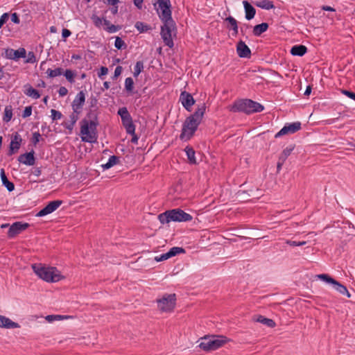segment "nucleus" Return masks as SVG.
<instances>
[{"mask_svg": "<svg viewBox=\"0 0 355 355\" xmlns=\"http://www.w3.org/2000/svg\"><path fill=\"white\" fill-rule=\"evenodd\" d=\"M91 19L94 26L97 28H101L102 24L103 23V25L105 26L104 30L110 33H115L121 29V26L111 24L110 21L105 18H101L96 15H92Z\"/></svg>", "mask_w": 355, "mask_h": 355, "instance_id": "obj_9", "label": "nucleus"}, {"mask_svg": "<svg viewBox=\"0 0 355 355\" xmlns=\"http://www.w3.org/2000/svg\"><path fill=\"white\" fill-rule=\"evenodd\" d=\"M308 51V49L303 44H297L292 46L290 53L292 55L302 57Z\"/></svg>", "mask_w": 355, "mask_h": 355, "instance_id": "obj_21", "label": "nucleus"}, {"mask_svg": "<svg viewBox=\"0 0 355 355\" xmlns=\"http://www.w3.org/2000/svg\"><path fill=\"white\" fill-rule=\"evenodd\" d=\"M180 101L182 103V105L184 109L189 112L191 110V107L195 104L196 102L193 96L186 91L181 92L180 96Z\"/></svg>", "mask_w": 355, "mask_h": 355, "instance_id": "obj_15", "label": "nucleus"}, {"mask_svg": "<svg viewBox=\"0 0 355 355\" xmlns=\"http://www.w3.org/2000/svg\"><path fill=\"white\" fill-rule=\"evenodd\" d=\"M3 50L4 52L2 53L1 55L6 59L12 60L14 49L11 48H6Z\"/></svg>", "mask_w": 355, "mask_h": 355, "instance_id": "obj_45", "label": "nucleus"}, {"mask_svg": "<svg viewBox=\"0 0 355 355\" xmlns=\"http://www.w3.org/2000/svg\"><path fill=\"white\" fill-rule=\"evenodd\" d=\"M114 46L119 50L125 49L127 48V44L121 37H116Z\"/></svg>", "mask_w": 355, "mask_h": 355, "instance_id": "obj_41", "label": "nucleus"}, {"mask_svg": "<svg viewBox=\"0 0 355 355\" xmlns=\"http://www.w3.org/2000/svg\"><path fill=\"white\" fill-rule=\"evenodd\" d=\"M169 255L171 257L176 256L177 254L184 253L185 250L181 247H173L168 251Z\"/></svg>", "mask_w": 355, "mask_h": 355, "instance_id": "obj_40", "label": "nucleus"}, {"mask_svg": "<svg viewBox=\"0 0 355 355\" xmlns=\"http://www.w3.org/2000/svg\"><path fill=\"white\" fill-rule=\"evenodd\" d=\"M243 4L245 10V17L247 20L252 19L256 14V9L248 1H243Z\"/></svg>", "mask_w": 355, "mask_h": 355, "instance_id": "obj_19", "label": "nucleus"}, {"mask_svg": "<svg viewBox=\"0 0 355 355\" xmlns=\"http://www.w3.org/2000/svg\"><path fill=\"white\" fill-rule=\"evenodd\" d=\"M121 122L125 129L127 134H134V131H135V125L133 123L132 118L131 116L128 118L122 119Z\"/></svg>", "mask_w": 355, "mask_h": 355, "instance_id": "obj_23", "label": "nucleus"}, {"mask_svg": "<svg viewBox=\"0 0 355 355\" xmlns=\"http://www.w3.org/2000/svg\"><path fill=\"white\" fill-rule=\"evenodd\" d=\"M71 35V32L70 30L67 28H63L62 31V37L64 41L66 40L67 37H69Z\"/></svg>", "mask_w": 355, "mask_h": 355, "instance_id": "obj_56", "label": "nucleus"}, {"mask_svg": "<svg viewBox=\"0 0 355 355\" xmlns=\"http://www.w3.org/2000/svg\"><path fill=\"white\" fill-rule=\"evenodd\" d=\"M0 176L2 184L8 189V191H12L15 189V184L13 182L8 180L3 168L1 169Z\"/></svg>", "mask_w": 355, "mask_h": 355, "instance_id": "obj_24", "label": "nucleus"}, {"mask_svg": "<svg viewBox=\"0 0 355 355\" xmlns=\"http://www.w3.org/2000/svg\"><path fill=\"white\" fill-rule=\"evenodd\" d=\"M32 173L34 175L39 177L42 173L41 168H40V167L34 168Z\"/></svg>", "mask_w": 355, "mask_h": 355, "instance_id": "obj_63", "label": "nucleus"}, {"mask_svg": "<svg viewBox=\"0 0 355 355\" xmlns=\"http://www.w3.org/2000/svg\"><path fill=\"white\" fill-rule=\"evenodd\" d=\"M63 126L69 130L70 132L72 131V130L73 129V127H74V125L73 123H71V121H69V122H64L62 123Z\"/></svg>", "mask_w": 355, "mask_h": 355, "instance_id": "obj_59", "label": "nucleus"}, {"mask_svg": "<svg viewBox=\"0 0 355 355\" xmlns=\"http://www.w3.org/2000/svg\"><path fill=\"white\" fill-rule=\"evenodd\" d=\"M51 119L53 121L60 119L62 117V114L60 111L52 109L51 110Z\"/></svg>", "mask_w": 355, "mask_h": 355, "instance_id": "obj_46", "label": "nucleus"}, {"mask_svg": "<svg viewBox=\"0 0 355 355\" xmlns=\"http://www.w3.org/2000/svg\"><path fill=\"white\" fill-rule=\"evenodd\" d=\"M67 80L70 83H75V77L76 76V73L71 69H66L65 71H63L62 73Z\"/></svg>", "mask_w": 355, "mask_h": 355, "instance_id": "obj_35", "label": "nucleus"}, {"mask_svg": "<svg viewBox=\"0 0 355 355\" xmlns=\"http://www.w3.org/2000/svg\"><path fill=\"white\" fill-rule=\"evenodd\" d=\"M341 93L355 101V92L347 89H341Z\"/></svg>", "mask_w": 355, "mask_h": 355, "instance_id": "obj_51", "label": "nucleus"}, {"mask_svg": "<svg viewBox=\"0 0 355 355\" xmlns=\"http://www.w3.org/2000/svg\"><path fill=\"white\" fill-rule=\"evenodd\" d=\"M69 316L67 315H49L46 317V320L49 322H53L54 320H60L64 318H67Z\"/></svg>", "mask_w": 355, "mask_h": 355, "instance_id": "obj_43", "label": "nucleus"}, {"mask_svg": "<svg viewBox=\"0 0 355 355\" xmlns=\"http://www.w3.org/2000/svg\"><path fill=\"white\" fill-rule=\"evenodd\" d=\"M46 73L49 78H53L56 76L62 75L63 69L61 67H58L55 69H48Z\"/></svg>", "mask_w": 355, "mask_h": 355, "instance_id": "obj_33", "label": "nucleus"}, {"mask_svg": "<svg viewBox=\"0 0 355 355\" xmlns=\"http://www.w3.org/2000/svg\"><path fill=\"white\" fill-rule=\"evenodd\" d=\"M80 124L82 141L96 143L98 139L97 126L99 124L96 110H89Z\"/></svg>", "mask_w": 355, "mask_h": 355, "instance_id": "obj_2", "label": "nucleus"}, {"mask_svg": "<svg viewBox=\"0 0 355 355\" xmlns=\"http://www.w3.org/2000/svg\"><path fill=\"white\" fill-rule=\"evenodd\" d=\"M286 243L293 247L302 246L306 243V241H295L291 240H286Z\"/></svg>", "mask_w": 355, "mask_h": 355, "instance_id": "obj_48", "label": "nucleus"}, {"mask_svg": "<svg viewBox=\"0 0 355 355\" xmlns=\"http://www.w3.org/2000/svg\"><path fill=\"white\" fill-rule=\"evenodd\" d=\"M263 109V105L259 103L246 98L235 101L230 110L232 112H243L247 114H250L261 112Z\"/></svg>", "mask_w": 355, "mask_h": 355, "instance_id": "obj_4", "label": "nucleus"}, {"mask_svg": "<svg viewBox=\"0 0 355 355\" xmlns=\"http://www.w3.org/2000/svg\"><path fill=\"white\" fill-rule=\"evenodd\" d=\"M63 201L56 200L49 202L44 208L40 210L35 215L37 217H43L55 211L62 204Z\"/></svg>", "mask_w": 355, "mask_h": 355, "instance_id": "obj_11", "label": "nucleus"}, {"mask_svg": "<svg viewBox=\"0 0 355 355\" xmlns=\"http://www.w3.org/2000/svg\"><path fill=\"white\" fill-rule=\"evenodd\" d=\"M80 114H77L76 112H74V111H73V112L70 114L69 117H70V121L71 123H73V124H76V121H78V115Z\"/></svg>", "mask_w": 355, "mask_h": 355, "instance_id": "obj_58", "label": "nucleus"}, {"mask_svg": "<svg viewBox=\"0 0 355 355\" xmlns=\"http://www.w3.org/2000/svg\"><path fill=\"white\" fill-rule=\"evenodd\" d=\"M225 21L227 22L226 28L232 31V35L236 36L239 33V27H238V22L232 16H229L225 18Z\"/></svg>", "mask_w": 355, "mask_h": 355, "instance_id": "obj_18", "label": "nucleus"}, {"mask_svg": "<svg viewBox=\"0 0 355 355\" xmlns=\"http://www.w3.org/2000/svg\"><path fill=\"white\" fill-rule=\"evenodd\" d=\"M333 287L335 290H336L340 294L347 296L348 298L351 297L349 292L348 291L347 287L343 284H340L337 280L332 284Z\"/></svg>", "mask_w": 355, "mask_h": 355, "instance_id": "obj_27", "label": "nucleus"}, {"mask_svg": "<svg viewBox=\"0 0 355 355\" xmlns=\"http://www.w3.org/2000/svg\"><path fill=\"white\" fill-rule=\"evenodd\" d=\"M236 52L240 58H250L251 51L245 42L240 40L236 44Z\"/></svg>", "mask_w": 355, "mask_h": 355, "instance_id": "obj_17", "label": "nucleus"}, {"mask_svg": "<svg viewBox=\"0 0 355 355\" xmlns=\"http://www.w3.org/2000/svg\"><path fill=\"white\" fill-rule=\"evenodd\" d=\"M153 6L156 11L158 12L159 9L171 7V3L170 0H157V1L153 3Z\"/></svg>", "mask_w": 355, "mask_h": 355, "instance_id": "obj_32", "label": "nucleus"}, {"mask_svg": "<svg viewBox=\"0 0 355 355\" xmlns=\"http://www.w3.org/2000/svg\"><path fill=\"white\" fill-rule=\"evenodd\" d=\"M120 162L119 157L116 155H112L110 157L107 163L102 164L101 167L103 170H107L114 165L119 164Z\"/></svg>", "mask_w": 355, "mask_h": 355, "instance_id": "obj_29", "label": "nucleus"}, {"mask_svg": "<svg viewBox=\"0 0 355 355\" xmlns=\"http://www.w3.org/2000/svg\"><path fill=\"white\" fill-rule=\"evenodd\" d=\"M12 117V108L11 105H7L5 107L3 116V121L6 123L9 122Z\"/></svg>", "mask_w": 355, "mask_h": 355, "instance_id": "obj_34", "label": "nucleus"}, {"mask_svg": "<svg viewBox=\"0 0 355 355\" xmlns=\"http://www.w3.org/2000/svg\"><path fill=\"white\" fill-rule=\"evenodd\" d=\"M26 55V52L24 48H19L17 50L14 49L12 60H18L19 58H24Z\"/></svg>", "mask_w": 355, "mask_h": 355, "instance_id": "obj_36", "label": "nucleus"}, {"mask_svg": "<svg viewBox=\"0 0 355 355\" xmlns=\"http://www.w3.org/2000/svg\"><path fill=\"white\" fill-rule=\"evenodd\" d=\"M184 151H185V153L187 154L189 162L191 164H197V161H196V157H195L196 152H195L193 148L190 146H187L185 148Z\"/></svg>", "mask_w": 355, "mask_h": 355, "instance_id": "obj_28", "label": "nucleus"}, {"mask_svg": "<svg viewBox=\"0 0 355 355\" xmlns=\"http://www.w3.org/2000/svg\"><path fill=\"white\" fill-rule=\"evenodd\" d=\"M302 128V124L300 121L286 123L275 136V138L280 137L284 135L293 134Z\"/></svg>", "mask_w": 355, "mask_h": 355, "instance_id": "obj_12", "label": "nucleus"}, {"mask_svg": "<svg viewBox=\"0 0 355 355\" xmlns=\"http://www.w3.org/2000/svg\"><path fill=\"white\" fill-rule=\"evenodd\" d=\"M268 27H269V25L266 22H263L261 24L255 25L254 26L253 31H252L253 35L254 36L259 37L262 33L266 32L268 30Z\"/></svg>", "mask_w": 355, "mask_h": 355, "instance_id": "obj_25", "label": "nucleus"}, {"mask_svg": "<svg viewBox=\"0 0 355 355\" xmlns=\"http://www.w3.org/2000/svg\"><path fill=\"white\" fill-rule=\"evenodd\" d=\"M176 295L165 293L161 298L156 300L157 307L162 312L170 313L173 311L176 305Z\"/></svg>", "mask_w": 355, "mask_h": 355, "instance_id": "obj_8", "label": "nucleus"}, {"mask_svg": "<svg viewBox=\"0 0 355 355\" xmlns=\"http://www.w3.org/2000/svg\"><path fill=\"white\" fill-rule=\"evenodd\" d=\"M144 69V63L142 61H137L134 67L133 76L137 78Z\"/></svg>", "mask_w": 355, "mask_h": 355, "instance_id": "obj_39", "label": "nucleus"}, {"mask_svg": "<svg viewBox=\"0 0 355 355\" xmlns=\"http://www.w3.org/2000/svg\"><path fill=\"white\" fill-rule=\"evenodd\" d=\"M321 9L322 10H325V11L336 12V9L334 8L333 7L329 6H322L321 7Z\"/></svg>", "mask_w": 355, "mask_h": 355, "instance_id": "obj_64", "label": "nucleus"}, {"mask_svg": "<svg viewBox=\"0 0 355 355\" xmlns=\"http://www.w3.org/2000/svg\"><path fill=\"white\" fill-rule=\"evenodd\" d=\"M29 226L30 225L28 223H22L21 221L15 222L9 227L8 237L9 239L15 238L22 231L26 230Z\"/></svg>", "mask_w": 355, "mask_h": 355, "instance_id": "obj_10", "label": "nucleus"}, {"mask_svg": "<svg viewBox=\"0 0 355 355\" xmlns=\"http://www.w3.org/2000/svg\"><path fill=\"white\" fill-rule=\"evenodd\" d=\"M22 142V139L18 132H15L11 136V141L9 145L8 155L11 156L16 153L19 149Z\"/></svg>", "mask_w": 355, "mask_h": 355, "instance_id": "obj_13", "label": "nucleus"}, {"mask_svg": "<svg viewBox=\"0 0 355 355\" xmlns=\"http://www.w3.org/2000/svg\"><path fill=\"white\" fill-rule=\"evenodd\" d=\"M205 110L206 105L205 103H202L198 107L193 114L185 119L180 135V139L181 141H187L194 136L196 131L202 122Z\"/></svg>", "mask_w": 355, "mask_h": 355, "instance_id": "obj_1", "label": "nucleus"}, {"mask_svg": "<svg viewBox=\"0 0 355 355\" xmlns=\"http://www.w3.org/2000/svg\"><path fill=\"white\" fill-rule=\"evenodd\" d=\"M171 258L168 252L164 253L161 254L160 256H157L155 257V261L157 262L163 261L165 260H167L168 259Z\"/></svg>", "mask_w": 355, "mask_h": 355, "instance_id": "obj_49", "label": "nucleus"}, {"mask_svg": "<svg viewBox=\"0 0 355 355\" xmlns=\"http://www.w3.org/2000/svg\"><path fill=\"white\" fill-rule=\"evenodd\" d=\"M36 58L33 51H29L28 54V58L26 60V62L27 63H35L36 62Z\"/></svg>", "mask_w": 355, "mask_h": 355, "instance_id": "obj_52", "label": "nucleus"}, {"mask_svg": "<svg viewBox=\"0 0 355 355\" xmlns=\"http://www.w3.org/2000/svg\"><path fill=\"white\" fill-rule=\"evenodd\" d=\"M11 21L16 24L20 23V19L17 13L14 12L11 14Z\"/></svg>", "mask_w": 355, "mask_h": 355, "instance_id": "obj_57", "label": "nucleus"}, {"mask_svg": "<svg viewBox=\"0 0 355 355\" xmlns=\"http://www.w3.org/2000/svg\"><path fill=\"white\" fill-rule=\"evenodd\" d=\"M318 277L320 279H321V280H322V281H324V282H327V283H328V284H331V285H332V284L335 282V281H336V279H334L333 277H331V276H329V275H327V274H320V275H318Z\"/></svg>", "mask_w": 355, "mask_h": 355, "instance_id": "obj_42", "label": "nucleus"}, {"mask_svg": "<svg viewBox=\"0 0 355 355\" xmlns=\"http://www.w3.org/2000/svg\"><path fill=\"white\" fill-rule=\"evenodd\" d=\"M123 71V68L121 66H117L114 70V73L112 78L113 80H116L118 78V77L121 74Z\"/></svg>", "mask_w": 355, "mask_h": 355, "instance_id": "obj_54", "label": "nucleus"}, {"mask_svg": "<svg viewBox=\"0 0 355 355\" xmlns=\"http://www.w3.org/2000/svg\"><path fill=\"white\" fill-rule=\"evenodd\" d=\"M295 147V144H291L288 146H287L285 149L283 150L278 159L285 162L287 157L291 154L292 151L294 150Z\"/></svg>", "mask_w": 355, "mask_h": 355, "instance_id": "obj_30", "label": "nucleus"}, {"mask_svg": "<svg viewBox=\"0 0 355 355\" xmlns=\"http://www.w3.org/2000/svg\"><path fill=\"white\" fill-rule=\"evenodd\" d=\"M68 89L65 87H60L58 89V94L60 96H64L67 94Z\"/></svg>", "mask_w": 355, "mask_h": 355, "instance_id": "obj_60", "label": "nucleus"}, {"mask_svg": "<svg viewBox=\"0 0 355 355\" xmlns=\"http://www.w3.org/2000/svg\"><path fill=\"white\" fill-rule=\"evenodd\" d=\"M108 72V69L106 67H101L98 73V76L101 79H103V76H105Z\"/></svg>", "mask_w": 355, "mask_h": 355, "instance_id": "obj_55", "label": "nucleus"}, {"mask_svg": "<svg viewBox=\"0 0 355 355\" xmlns=\"http://www.w3.org/2000/svg\"><path fill=\"white\" fill-rule=\"evenodd\" d=\"M35 151L32 149L30 152L25 153L20 155L17 160L19 162L22 163L27 166H33L35 163V157L34 156Z\"/></svg>", "mask_w": 355, "mask_h": 355, "instance_id": "obj_16", "label": "nucleus"}, {"mask_svg": "<svg viewBox=\"0 0 355 355\" xmlns=\"http://www.w3.org/2000/svg\"><path fill=\"white\" fill-rule=\"evenodd\" d=\"M117 114L121 116V119H125L129 117L130 114L125 107H123L119 109Z\"/></svg>", "mask_w": 355, "mask_h": 355, "instance_id": "obj_44", "label": "nucleus"}, {"mask_svg": "<svg viewBox=\"0 0 355 355\" xmlns=\"http://www.w3.org/2000/svg\"><path fill=\"white\" fill-rule=\"evenodd\" d=\"M24 94L34 99H38L41 96L39 91L33 88L29 83L24 85Z\"/></svg>", "mask_w": 355, "mask_h": 355, "instance_id": "obj_22", "label": "nucleus"}, {"mask_svg": "<svg viewBox=\"0 0 355 355\" xmlns=\"http://www.w3.org/2000/svg\"><path fill=\"white\" fill-rule=\"evenodd\" d=\"M252 3L254 6L265 10H270L275 8L273 2L270 0H260Z\"/></svg>", "mask_w": 355, "mask_h": 355, "instance_id": "obj_26", "label": "nucleus"}, {"mask_svg": "<svg viewBox=\"0 0 355 355\" xmlns=\"http://www.w3.org/2000/svg\"><path fill=\"white\" fill-rule=\"evenodd\" d=\"M33 272L42 279L47 282H58L64 277L55 267H46L42 264H33Z\"/></svg>", "mask_w": 355, "mask_h": 355, "instance_id": "obj_5", "label": "nucleus"}, {"mask_svg": "<svg viewBox=\"0 0 355 355\" xmlns=\"http://www.w3.org/2000/svg\"><path fill=\"white\" fill-rule=\"evenodd\" d=\"M1 328H6V329H15V328H19L20 325L15 322L12 321L8 318L1 315Z\"/></svg>", "mask_w": 355, "mask_h": 355, "instance_id": "obj_20", "label": "nucleus"}, {"mask_svg": "<svg viewBox=\"0 0 355 355\" xmlns=\"http://www.w3.org/2000/svg\"><path fill=\"white\" fill-rule=\"evenodd\" d=\"M201 339L202 341L199 347L205 352L216 350L229 341L226 336L222 335H207Z\"/></svg>", "mask_w": 355, "mask_h": 355, "instance_id": "obj_7", "label": "nucleus"}, {"mask_svg": "<svg viewBox=\"0 0 355 355\" xmlns=\"http://www.w3.org/2000/svg\"><path fill=\"white\" fill-rule=\"evenodd\" d=\"M135 26L139 31V33H145L151 29L150 25H148L142 21H137Z\"/></svg>", "mask_w": 355, "mask_h": 355, "instance_id": "obj_37", "label": "nucleus"}, {"mask_svg": "<svg viewBox=\"0 0 355 355\" xmlns=\"http://www.w3.org/2000/svg\"><path fill=\"white\" fill-rule=\"evenodd\" d=\"M157 12L163 23V25L161 26V37L164 44L167 46L172 48L174 43L171 37V31L175 27V23L172 18L171 7L159 9Z\"/></svg>", "mask_w": 355, "mask_h": 355, "instance_id": "obj_3", "label": "nucleus"}, {"mask_svg": "<svg viewBox=\"0 0 355 355\" xmlns=\"http://www.w3.org/2000/svg\"><path fill=\"white\" fill-rule=\"evenodd\" d=\"M32 110L31 105L26 107L22 112L21 116L24 119L30 116L32 114Z\"/></svg>", "mask_w": 355, "mask_h": 355, "instance_id": "obj_50", "label": "nucleus"}, {"mask_svg": "<svg viewBox=\"0 0 355 355\" xmlns=\"http://www.w3.org/2000/svg\"><path fill=\"white\" fill-rule=\"evenodd\" d=\"M158 219L162 224L173 222H189L193 219L191 214L181 209L167 210L158 215Z\"/></svg>", "mask_w": 355, "mask_h": 355, "instance_id": "obj_6", "label": "nucleus"}, {"mask_svg": "<svg viewBox=\"0 0 355 355\" xmlns=\"http://www.w3.org/2000/svg\"><path fill=\"white\" fill-rule=\"evenodd\" d=\"M40 139H41V135L40 134L39 132H35L33 134V137L31 138V143L34 145V146H36L40 141Z\"/></svg>", "mask_w": 355, "mask_h": 355, "instance_id": "obj_47", "label": "nucleus"}, {"mask_svg": "<svg viewBox=\"0 0 355 355\" xmlns=\"http://www.w3.org/2000/svg\"><path fill=\"white\" fill-rule=\"evenodd\" d=\"M103 3L107 5L114 6L119 2V0H103Z\"/></svg>", "mask_w": 355, "mask_h": 355, "instance_id": "obj_62", "label": "nucleus"}, {"mask_svg": "<svg viewBox=\"0 0 355 355\" xmlns=\"http://www.w3.org/2000/svg\"><path fill=\"white\" fill-rule=\"evenodd\" d=\"M255 320L271 328L275 327L276 325V323L273 320L265 318L261 315H258Z\"/></svg>", "mask_w": 355, "mask_h": 355, "instance_id": "obj_31", "label": "nucleus"}, {"mask_svg": "<svg viewBox=\"0 0 355 355\" xmlns=\"http://www.w3.org/2000/svg\"><path fill=\"white\" fill-rule=\"evenodd\" d=\"M98 103V99L95 96H91L89 98V107H96Z\"/></svg>", "mask_w": 355, "mask_h": 355, "instance_id": "obj_61", "label": "nucleus"}, {"mask_svg": "<svg viewBox=\"0 0 355 355\" xmlns=\"http://www.w3.org/2000/svg\"><path fill=\"white\" fill-rule=\"evenodd\" d=\"M125 89L128 93L132 94L134 89V80L131 77L126 78L125 80Z\"/></svg>", "mask_w": 355, "mask_h": 355, "instance_id": "obj_38", "label": "nucleus"}, {"mask_svg": "<svg viewBox=\"0 0 355 355\" xmlns=\"http://www.w3.org/2000/svg\"><path fill=\"white\" fill-rule=\"evenodd\" d=\"M85 101V94L83 91H80L76 96L71 106L73 111L77 114H80Z\"/></svg>", "mask_w": 355, "mask_h": 355, "instance_id": "obj_14", "label": "nucleus"}, {"mask_svg": "<svg viewBox=\"0 0 355 355\" xmlns=\"http://www.w3.org/2000/svg\"><path fill=\"white\" fill-rule=\"evenodd\" d=\"M9 19V14L3 13L0 17V28L8 21Z\"/></svg>", "mask_w": 355, "mask_h": 355, "instance_id": "obj_53", "label": "nucleus"}]
</instances>
